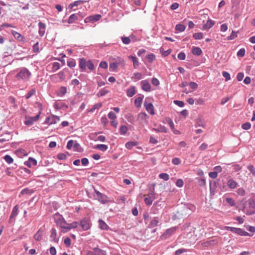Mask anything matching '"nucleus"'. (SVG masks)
<instances>
[{
    "mask_svg": "<svg viewBox=\"0 0 255 255\" xmlns=\"http://www.w3.org/2000/svg\"><path fill=\"white\" fill-rule=\"evenodd\" d=\"M102 104L101 103L96 104L93 106V108L89 110L88 112L90 113H92L95 110H98L99 108H100L102 107Z\"/></svg>",
    "mask_w": 255,
    "mask_h": 255,
    "instance_id": "obj_41",
    "label": "nucleus"
},
{
    "mask_svg": "<svg viewBox=\"0 0 255 255\" xmlns=\"http://www.w3.org/2000/svg\"><path fill=\"white\" fill-rule=\"evenodd\" d=\"M248 169L254 176H255V168L253 165H248Z\"/></svg>",
    "mask_w": 255,
    "mask_h": 255,
    "instance_id": "obj_59",
    "label": "nucleus"
},
{
    "mask_svg": "<svg viewBox=\"0 0 255 255\" xmlns=\"http://www.w3.org/2000/svg\"><path fill=\"white\" fill-rule=\"evenodd\" d=\"M214 25V22L211 19L207 21L206 23L203 25L204 29H209Z\"/></svg>",
    "mask_w": 255,
    "mask_h": 255,
    "instance_id": "obj_28",
    "label": "nucleus"
},
{
    "mask_svg": "<svg viewBox=\"0 0 255 255\" xmlns=\"http://www.w3.org/2000/svg\"><path fill=\"white\" fill-rule=\"evenodd\" d=\"M96 148L101 151H105L108 149V147L107 145L101 144L97 145Z\"/></svg>",
    "mask_w": 255,
    "mask_h": 255,
    "instance_id": "obj_37",
    "label": "nucleus"
},
{
    "mask_svg": "<svg viewBox=\"0 0 255 255\" xmlns=\"http://www.w3.org/2000/svg\"><path fill=\"white\" fill-rule=\"evenodd\" d=\"M108 118L111 120H115L117 118V116H116L115 113L113 112H110L108 114Z\"/></svg>",
    "mask_w": 255,
    "mask_h": 255,
    "instance_id": "obj_60",
    "label": "nucleus"
},
{
    "mask_svg": "<svg viewBox=\"0 0 255 255\" xmlns=\"http://www.w3.org/2000/svg\"><path fill=\"white\" fill-rule=\"evenodd\" d=\"M152 84L154 86H158L160 84L159 81L156 78H153L151 80Z\"/></svg>",
    "mask_w": 255,
    "mask_h": 255,
    "instance_id": "obj_64",
    "label": "nucleus"
},
{
    "mask_svg": "<svg viewBox=\"0 0 255 255\" xmlns=\"http://www.w3.org/2000/svg\"><path fill=\"white\" fill-rule=\"evenodd\" d=\"M87 255H107L106 252L98 248H95L92 251H88Z\"/></svg>",
    "mask_w": 255,
    "mask_h": 255,
    "instance_id": "obj_9",
    "label": "nucleus"
},
{
    "mask_svg": "<svg viewBox=\"0 0 255 255\" xmlns=\"http://www.w3.org/2000/svg\"><path fill=\"white\" fill-rule=\"evenodd\" d=\"M226 201L231 206H234L236 204L234 200L232 198H226Z\"/></svg>",
    "mask_w": 255,
    "mask_h": 255,
    "instance_id": "obj_47",
    "label": "nucleus"
},
{
    "mask_svg": "<svg viewBox=\"0 0 255 255\" xmlns=\"http://www.w3.org/2000/svg\"><path fill=\"white\" fill-rule=\"evenodd\" d=\"M24 164L31 167L32 166H35L37 164V161L32 157H29L27 161L24 162Z\"/></svg>",
    "mask_w": 255,
    "mask_h": 255,
    "instance_id": "obj_18",
    "label": "nucleus"
},
{
    "mask_svg": "<svg viewBox=\"0 0 255 255\" xmlns=\"http://www.w3.org/2000/svg\"><path fill=\"white\" fill-rule=\"evenodd\" d=\"M192 52L194 55L199 56L202 54V51L200 48L194 46L192 48Z\"/></svg>",
    "mask_w": 255,
    "mask_h": 255,
    "instance_id": "obj_29",
    "label": "nucleus"
},
{
    "mask_svg": "<svg viewBox=\"0 0 255 255\" xmlns=\"http://www.w3.org/2000/svg\"><path fill=\"white\" fill-rule=\"evenodd\" d=\"M3 158L8 164H11L13 162V158L9 155L4 156Z\"/></svg>",
    "mask_w": 255,
    "mask_h": 255,
    "instance_id": "obj_42",
    "label": "nucleus"
},
{
    "mask_svg": "<svg viewBox=\"0 0 255 255\" xmlns=\"http://www.w3.org/2000/svg\"><path fill=\"white\" fill-rule=\"evenodd\" d=\"M209 176L210 178L215 179L218 176L217 171L211 172L209 173Z\"/></svg>",
    "mask_w": 255,
    "mask_h": 255,
    "instance_id": "obj_63",
    "label": "nucleus"
},
{
    "mask_svg": "<svg viewBox=\"0 0 255 255\" xmlns=\"http://www.w3.org/2000/svg\"><path fill=\"white\" fill-rule=\"evenodd\" d=\"M141 74L139 72L134 73L132 76V78H134L136 81L139 80L141 78Z\"/></svg>",
    "mask_w": 255,
    "mask_h": 255,
    "instance_id": "obj_54",
    "label": "nucleus"
},
{
    "mask_svg": "<svg viewBox=\"0 0 255 255\" xmlns=\"http://www.w3.org/2000/svg\"><path fill=\"white\" fill-rule=\"evenodd\" d=\"M223 76L225 78L226 81H228L231 79L230 74L226 71H224L222 73Z\"/></svg>",
    "mask_w": 255,
    "mask_h": 255,
    "instance_id": "obj_55",
    "label": "nucleus"
},
{
    "mask_svg": "<svg viewBox=\"0 0 255 255\" xmlns=\"http://www.w3.org/2000/svg\"><path fill=\"white\" fill-rule=\"evenodd\" d=\"M109 92V91L106 89L105 88L102 89L98 93L97 96L98 97H102L104 96L107 94H108Z\"/></svg>",
    "mask_w": 255,
    "mask_h": 255,
    "instance_id": "obj_43",
    "label": "nucleus"
},
{
    "mask_svg": "<svg viewBox=\"0 0 255 255\" xmlns=\"http://www.w3.org/2000/svg\"><path fill=\"white\" fill-rule=\"evenodd\" d=\"M78 16L77 14H71L68 20V22L69 23H72L74 22L76 20L78 19Z\"/></svg>",
    "mask_w": 255,
    "mask_h": 255,
    "instance_id": "obj_32",
    "label": "nucleus"
},
{
    "mask_svg": "<svg viewBox=\"0 0 255 255\" xmlns=\"http://www.w3.org/2000/svg\"><path fill=\"white\" fill-rule=\"evenodd\" d=\"M80 225L83 230H88L90 228V221L87 219H84L80 222Z\"/></svg>",
    "mask_w": 255,
    "mask_h": 255,
    "instance_id": "obj_13",
    "label": "nucleus"
},
{
    "mask_svg": "<svg viewBox=\"0 0 255 255\" xmlns=\"http://www.w3.org/2000/svg\"><path fill=\"white\" fill-rule=\"evenodd\" d=\"M40 114L41 112H39L35 117H26V120L24 122V124L26 126L33 125L34 122L37 121L39 119Z\"/></svg>",
    "mask_w": 255,
    "mask_h": 255,
    "instance_id": "obj_4",
    "label": "nucleus"
},
{
    "mask_svg": "<svg viewBox=\"0 0 255 255\" xmlns=\"http://www.w3.org/2000/svg\"><path fill=\"white\" fill-rule=\"evenodd\" d=\"M30 75L31 73L25 68L20 69L18 71V74H17V77L18 76L19 78H21L24 81L28 80Z\"/></svg>",
    "mask_w": 255,
    "mask_h": 255,
    "instance_id": "obj_3",
    "label": "nucleus"
},
{
    "mask_svg": "<svg viewBox=\"0 0 255 255\" xmlns=\"http://www.w3.org/2000/svg\"><path fill=\"white\" fill-rule=\"evenodd\" d=\"M216 183H214V186H213L211 183H210V194L211 195H214L215 193V190H216Z\"/></svg>",
    "mask_w": 255,
    "mask_h": 255,
    "instance_id": "obj_45",
    "label": "nucleus"
},
{
    "mask_svg": "<svg viewBox=\"0 0 255 255\" xmlns=\"http://www.w3.org/2000/svg\"><path fill=\"white\" fill-rule=\"evenodd\" d=\"M79 66L81 72H85L87 68L90 71L94 69V65L91 60H86L85 58L79 59Z\"/></svg>",
    "mask_w": 255,
    "mask_h": 255,
    "instance_id": "obj_1",
    "label": "nucleus"
},
{
    "mask_svg": "<svg viewBox=\"0 0 255 255\" xmlns=\"http://www.w3.org/2000/svg\"><path fill=\"white\" fill-rule=\"evenodd\" d=\"M137 144V142L135 141H129L126 143L125 146L128 149H131L133 146L136 145Z\"/></svg>",
    "mask_w": 255,
    "mask_h": 255,
    "instance_id": "obj_34",
    "label": "nucleus"
},
{
    "mask_svg": "<svg viewBox=\"0 0 255 255\" xmlns=\"http://www.w3.org/2000/svg\"><path fill=\"white\" fill-rule=\"evenodd\" d=\"M67 92V89L65 87H61L59 90V94L63 96Z\"/></svg>",
    "mask_w": 255,
    "mask_h": 255,
    "instance_id": "obj_56",
    "label": "nucleus"
},
{
    "mask_svg": "<svg viewBox=\"0 0 255 255\" xmlns=\"http://www.w3.org/2000/svg\"><path fill=\"white\" fill-rule=\"evenodd\" d=\"M238 183L232 179L228 180L227 186L231 189H234L237 187Z\"/></svg>",
    "mask_w": 255,
    "mask_h": 255,
    "instance_id": "obj_20",
    "label": "nucleus"
},
{
    "mask_svg": "<svg viewBox=\"0 0 255 255\" xmlns=\"http://www.w3.org/2000/svg\"><path fill=\"white\" fill-rule=\"evenodd\" d=\"M148 118V116L145 113H140L137 116L138 120L142 123H147Z\"/></svg>",
    "mask_w": 255,
    "mask_h": 255,
    "instance_id": "obj_14",
    "label": "nucleus"
},
{
    "mask_svg": "<svg viewBox=\"0 0 255 255\" xmlns=\"http://www.w3.org/2000/svg\"><path fill=\"white\" fill-rule=\"evenodd\" d=\"M143 98V96L142 97H137L134 100V105L137 108L141 107Z\"/></svg>",
    "mask_w": 255,
    "mask_h": 255,
    "instance_id": "obj_31",
    "label": "nucleus"
},
{
    "mask_svg": "<svg viewBox=\"0 0 255 255\" xmlns=\"http://www.w3.org/2000/svg\"><path fill=\"white\" fill-rule=\"evenodd\" d=\"M185 29V26L182 24L179 23L176 25L175 30L179 32H183Z\"/></svg>",
    "mask_w": 255,
    "mask_h": 255,
    "instance_id": "obj_33",
    "label": "nucleus"
},
{
    "mask_svg": "<svg viewBox=\"0 0 255 255\" xmlns=\"http://www.w3.org/2000/svg\"><path fill=\"white\" fill-rule=\"evenodd\" d=\"M16 220V206H14L12 213L9 217L8 220V226L9 227H12L15 224Z\"/></svg>",
    "mask_w": 255,
    "mask_h": 255,
    "instance_id": "obj_6",
    "label": "nucleus"
},
{
    "mask_svg": "<svg viewBox=\"0 0 255 255\" xmlns=\"http://www.w3.org/2000/svg\"><path fill=\"white\" fill-rule=\"evenodd\" d=\"M128 59H131L133 62V65L134 68H137L139 66V62L137 58L135 56L130 55L128 57Z\"/></svg>",
    "mask_w": 255,
    "mask_h": 255,
    "instance_id": "obj_26",
    "label": "nucleus"
},
{
    "mask_svg": "<svg viewBox=\"0 0 255 255\" xmlns=\"http://www.w3.org/2000/svg\"><path fill=\"white\" fill-rule=\"evenodd\" d=\"M83 3V1L82 0H78L74 1L73 2L70 3L69 5V7L70 8H73L75 6H77L79 4H82Z\"/></svg>",
    "mask_w": 255,
    "mask_h": 255,
    "instance_id": "obj_38",
    "label": "nucleus"
},
{
    "mask_svg": "<svg viewBox=\"0 0 255 255\" xmlns=\"http://www.w3.org/2000/svg\"><path fill=\"white\" fill-rule=\"evenodd\" d=\"M251 127V125L250 123L249 122H247V123H246L245 124H243L242 125V128L244 129H246V130H248V129H249Z\"/></svg>",
    "mask_w": 255,
    "mask_h": 255,
    "instance_id": "obj_58",
    "label": "nucleus"
},
{
    "mask_svg": "<svg viewBox=\"0 0 255 255\" xmlns=\"http://www.w3.org/2000/svg\"><path fill=\"white\" fill-rule=\"evenodd\" d=\"M177 228L175 227H171L167 229L162 235L163 239H166L169 238L172 235H173L176 231Z\"/></svg>",
    "mask_w": 255,
    "mask_h": 255,
    "instance_id": "obj_7",
    "label": "nucleus"
},
{
    "mask_svg": "<svg viewBox=\"0 0 255 255\" xmlns=\"http://www.w3.org/2000/svg\"><path fill=\"white\" fill-rule=\"evenodd\" d=\"M135 94V88L134 86H130L127 90V95L128 97H132Z\"/></svg>",
    "mask_w": 255,
    "mask_h": 255,
    "instance_id": "obj_22",
    "label": "nucleus"
},
{
    "mask_svg": "<svg viewBox=\"0 0 255 255\" xmlns=\"http://www.w3.org/2000/svg\"><path fill=\"white\" fill-rule=\"evenodd\" d=\"M101 17V15L100 14H95L94 15L90 16L88 17H87L85 19V21L88 22V21H92V22H95L99 20L100 18Z\"/></svg>",
    "mask_w": 255,
    "mask_h": 255,
    "instance_id": "obj_16",
    "label": "nucleus"
},
{
    "mask_svg": "<svg viewBox=\"0 0 255 255\" xmlns=\"http://www.w3.org/2000/svg\"><path fill=\"white\" fill-rule=\"evenodd\" d=\"M78 223L77 222H74L71 224H68V226H66V230L64 232H66L70 230L71 229L76 228L78 226Z\"/></svg>",
    "mask_w": 255,
    "mask_h": 255,
    "instance_id": "obj_30",
    "label": "nucleus"
},
{
    "mask_svg": "<svg viewBox=\"0 0 255 255\" xmlns=\"http://www.w3.org/2000/svg\"><path fill=\"white\" fill-rule=\"evenodd\" d=\"M59 120L60 118L59 117H57L55 115H51L46 118L44 123L49 125L55 124L57 123L58 122H59Z\"/></svg>",
    "mask_w": 255,
    "mask_h": 255,
    "instance_id": "obj_8",
    "label": "nucleus"
},
{
    "mask_svg": "<svg viewBox=\"0 0 255 255\" xmlns=\"http://www.w3.org/2000/svg\"><path fill=\"white\" fill-rule=\"evenodd\" d=\"M120 64L124 65V61L123 59L120 58L118 61L116 62L110 63V69L111 71H115Z\"/></svg>",
    "mask_w": 255,
    "mask_h": 255,
    "instance_id": "obj_10",
    "label": "nucleus"
},
{
    "mask_svg": "<svg viewBox=\"0 0 255 255\" xmlns=\"http://www.w3.org/2000/svg\"><path fill=\"white\" fill-rule=\"evenodd\" d=\"M38 27H39V34L40 36H42L44 35L45 31L46 25L44 23L39 22L38 23Z\"/></svg>",
    "mask_w": 255,
    "mask_h": 255,
    "instance_id": "obj_17",
    "label": "nucleus"
},
{
    "mask_svg": "<svg viewBox=\"0 0 255 255\" xmlns=\"http://www.w3.org/2000/svg\"><path fill=\"white\" fill-rule=\"evenodd\" d=\"M94 192L96 194V199L102 204H105L112 202L108 197L100 192L96 189H94Z\"/></svg>",
    "mask_w": 255,
    "mask_h": 255,
    "instance_id": "obj_2",
    "label": "nucleus"
},
{
    "mask_svg": "<svg viewBox=\"0 0 255 255\" xmlns=\"http://www.w3.org/2000/svg\"><path fill=\"white\" fill-rule=\"evenodd\" d=\"M146 58L149 63H152L154 60L155 56L153 54H149L147 55Z\"/></svg>",
    "mask_w": 255,
    "mask_h": 255,
    "instance_id": "obj_50",
    "label": "nucleus"
},
{
    "mask_svg": "<svg viewBox=\"0 0 255 255\" xmlns=\"http://www.w3.org/2000/svg\"><path fill=\"white\" fill-rule=\"evenodd\" d=\"M27 155V152L24 149H20L19 150H17V156L22 157L23 156H26Z\"/></svg>",
    "mask_w": 255,
    "mask_h": 255,
    "instance_id": "obj_36",
    "label": "nucleus"
},
{
    "mask_svg": "<svg viewBox=\"0 0 255 255\" xmlns=\"http://www.w3.org/2000/svg\"><path fill=\"white\" fill-rule=\"evenodd\" d=\"M144 202L145 204L147 206H150L152 204L153 201L155 199L154 193L153 191H151L146 195H145Z\"/></svg>",
    "mask_w": 255,
    "mask_h": 255,
    "instance_id": "obj_5",
    "label": "nucleus"
},
{
    "mask_svg": "<svg viewBox=\"0 0 255 255\" xmlns=\"http://www.w3.org/2000/svg\"><path fill=\"white\" fill-rule=\"evenodd\" d=\"M165 121H166V122L169 125V126H170L171 129L174 130V123H173L172 120L170 118L167 117L165 119Z\"/></svg>",
    "mask_w": 255,
    "mask_h": 255,
    "instance_id": "obj_40",
    "label": "nucleus"
},
{
    "mask_svg": "<svg viewBox=\"0 0 255 255\" xmlns=\"http://www.w3.org/2000/svg\"><path fill=\"white\" fill-rule=\"evenodd\" d=\"M236 234L243 236H251L252 235L248 233L247 232L245 231L244 230H243L240 228H237V230L235 232Z\"/></svg>",
    "mask_w": 255,
    "mask_h": 255,
    "instance_id": "obj_21",
    "label": "nucleus"
},
{
    "mask_svg": "<svg viewBox=\"0 0 255 255\" xmlns=\"http://www.w3.org/2000/svg\"><path fill=\"white\" fill-rule=\"evenodd\" d=\"M56 223L63 229V231L66 230V226H65V225L66 224V222L61 215L58 216V218L56 219Z\"/></svg>",
    "mask_w": 255,
    "mask_h": 255,
    "instance_id": "obj_12",
    "label": "nucleus"
},
{
    "mask_svg": "<svg viewBox=\"0 0 255 255\" xmlns=\"http://www.w3.org/2000/svg\"><path fill=\"white\" fill-rule=\"evenodd\" d=\"M17 41H18L20 44L24 45L27 42V40L24 36L17 32Z\"/></svg>",
    "mask_w": 255,
    "mask_h": 255,
    "instance_id": "obj_24",
    "label": "nucleus"
},
{
    "mask_svg": "<svg viewBox=\"0 0 255 255\" xmlns=\"http://www.w3.org/2000/svg\"><path fill=\"white\" fill-rule=\"evenodd\" d=\"M60 68V64L59 62H54L52 64V71L54 72L59 70Z\"/></svg>",
    "mask_w": 255,
    "mask_h": 255,
    "instance_id": "obj_39",
    "label": "nucleus"
},
{
    "mask_svg": "<svg viewBox=\"0 0 255 255\" xmlns=\"http://www.w3.org/2000/svg\"><path fill=\"white\" fill-rule=\"evenodd\" d=\"M67 65L70 68H73L76 66V61L74 59H72L67 62Z\"/></svg>",
    "mask_w": 255,
    "mask_h": 255,
    "instance_id": "obj_53",
    "label": "nucleus"
},
{
    "mask_svg": "<svg viewBox=\"0 0 255 255\" xmlns=\"http://www.w3.org/2000/svg\"><path fill=\"white\" fill-rule=\"evenodd\" d=\"M121 39L122 40V42L125 44H128L130 43L131 40L128 37H122Z\"/></svg>",
    "mask_w": 255,
    "mask_h": 255,
    "instance_id": "obj_49",
    "label": "nucleus"
},
{
    "mask_svg": "<svg viewBox=\"0 0 255 255\" xmlns=\"http://www.w3.org/2000/svg\"><path fill=\"white\" fill-rule=\"evenodd\" d=\"M187 251L186 249L183 248L178 249L175 252V255H181L182 254L186 252Z\"/></svg>",
    "mask_w": 255,
    "mask_h": 255,
    "instance_id": "obj_57",
    "label": "nucleus"
},
{
    "mask_svg": "<svg viewBox=\"0 0 255 255\" xmlns=\"http://www.w3.org/2000/svg\"><path fill=\"white\" fill-rule=\"evenodd\" d=\"M237 32L232 31L231 34L227 37V39L229 40H233L237 37Z\"/></svg>",
    "mask_w": 255,
    "mask_h": 255,
    "instance_id": "obj_51",
    "label": "nucleus"
},
{
    "mask_svg": "<svg viewBox=\"0 0 255 255\" xmlns=\"http://www.w3.org/2000/svg\"><path fill=\"white\" fill-rule=\"evenodd\" d=\"M193 37L195 39H197V40L201 39L203 37V35L202 32L195 33L193 35Z\"/></svg>",
    "mask_w": 255,
    "mask_h": 255,
    "instance_id": "obj_44",
    "label": "nucleus"
},
{
    "mask_svg": "<svg viewBox=\"0 0 255 255\" xmlns=\"http://www.w3.org/2000/svg\"><path fill=\"white\" fill-rule=\"evenodd\" d=\"M246 50L244 48L240 49L237 52V55L238 57H242L245 54Z\"/></svg>",
    "mask_w": 255,
    "mask_h": 255,
    "instance_id": "obj_48",
    "label": "nucleus"
},
{
    "mask_svg": "<svg viewBox=\"0 0 255 255\" xmlns=\"http://www.w3.org/2000/svg\"><path fill=\"white\" fill-rule=\"evenodd\" d=\"M128 130V127L126 126L122 125L120 128V133L121 135H125Z\"/></svg>",
    "mask_w": 255,
    "mask_h": 255,
    "instance_id": "obj_35",
    "label": "nucleus"
},
{
    "mask_svg": "<svg viewBox=\"0 0 255 255\" xmlns=\"http://www.w3.org/2000/svg\"><path fill=\"white\" fill-rule=\"evenodd\" d=\"M159 177L161 179H163L165 181H167L169 179V176L167 173H162L159 175Z\"/></svg>",
    "mask_w": 255,
    "mask_h": 255,
    "instance_id": "obj_46",
    "label": "nucleus"
},
{
    "mask_svg": "<svg viewBox=\"0 0 255 255\" xmlns=\"http://www.w3.org/2000/svg\"><path fill=\"white\" fill-rule=\"evenodd\" d=\"M159 223V219L158 217H154L151 219L148 226L149 228H154L158 226Z\"/></svg>",
    "mask_w": 255,
    "mask_h": 255,
    "instance_id": "obj_19",
    "label": "nucleus"
},
{
    "mask_svg": "<svg viewBox=\"0 0 255 255\" xmlns=\"http://www.w3.org/2000/svg\"><path fill=\"white\" fill-rule=\"evenodd\" d=\"M36 91L34 89H31L30 91L28 92L27 94L25 96V97L27 99L30 98L32 96L34 95L35 94Z\"/></svg>",
    "mask_w": 255,
    "mask_h": 255,
    "instance_id": "obj_52",
    "label": "nucleus"
},
{
    "mask_svg": "<svg viewBox=\"0 0 255 255\" xmlns=\"http://www.w3.org/2000/svg\"><path fill=\"white\" fill-rule=\"evenodd\" d=\"M17 172H18L17 174H18V175L19 174V173H24V176H28V175H30V174L31 173L29 169H28L26 168H23V167L20 168L18 169V170L17 171Z\"/></svg>",
    "mask_w": 255,
    "mask_h": 255,
    "instance_id": "obj_25",
    "label": "nucleus"
},
{
    "mask_svg": "<svg viewBox=\"0 0 255 255\" xmlns=\"http://www.w3.org/2000/svg\"><path fill=\"white\" fill-rule=\"evenodd\" d=\"M99 226L101 229L103 230H108L109 229L107 224L102 219L99 220Z\"/></svg>",
    "mask_w": 255,
    "mask_h": 255,
    "instance_id": "obj_23",
    "label": "nucleus"
},
{
    "mask_svg": "<svg viewBox=\"0 0 255 255\" xmlns=\"http://www.w3.org/2000/svg\"><path fill=\"white\" fill-rule=\"evenodd\" d=\"M140 85L142 90L145 92L151 91V86L147 80H142L140 82Z\"/></svg>",
    "mask_w": 255,
    "mask_h": 255,
    "instance_id": "obj_11",
    "label": "nucleus"
},
{
    "mask_svg": "<svg viewBox=\"0 0 255 255\" xmlns=\"http://www.w3.org/2000/svg\"><path fill=\"white\" fill-rule=\"evenodd\" d=\"M176 185L178 187H182L184 185V182L182 179H179L176 182Z\"/></svg>",
    "mask_w": 255,
    "mask_h": 255,
    "instance_id": "obj_61",
    "label": "nucleus"
},
{
    "mask_svg": "<svg viewBox=\"0 0 255 255\" xmlns=\"http://www.w3.org/2000/svg\"><path fill=\"white\" fill-rule=\"evenodd\" d=\"M144 106L146 110L149 112L151 115H153L154 114V107L151 103H147L145 102Z\"/></svg>",
    "mask_w": 255,
    "mask_h": 255,
    "instance_id": "obj_15",
    "label": "nucleus"
},
{
    "mask_svg": "<svg viewBox=\"0 0 255 255\" xmlns=\"http://www.w3.org/2000/svg\"><path fill=\"white\" fill-rule=\"evenodd\" d=\"M108 66V63L106 61H101L99 64V67L103 69H107Z\"/></svg>",
    "mask_w": 255,
    "mask_h": 255,
    "instance_id": "obj_62",
    "label": "nucleus"
},
{
    "mask_svg": "<svg viewBox=\"0 0 255 255\" xmlns=\"http://www.w3.org/2000/svg\"><path fill=\"white\" fill-rule=\"evenodd\" d=\"M152 130L164 133H166L168 131V129L165 126L162 125L158 126L156 128H153Z\"/></svg>",
    "mask_w": 255,
    "mask_h": 255,
    "instance_id": "obj_27",
    "label": "nucleus"
}]
</instances>
